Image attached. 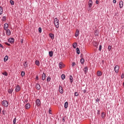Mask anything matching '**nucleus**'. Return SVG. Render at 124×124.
<instances>
[{"mask_svg": "<svg viewBox=\"0 0 124 124\" xmlns=\"http://www.w3.org/2000/svg\"><path fill=\"white\" fill-rule=\"evenodd\" d=\"M2 105L5 108L8 107V105H9L8 101L6 100H3L2 102Z\"/></svg>", "mask_w": 124, "mask_h": 124, "instance_id": "nucleus-2", "label": "nucleus"}, {"mask_svg": "<svg viewBox=\"0 0 124 124\" xmlns=\"http://www.w3.org/2000/svg\"><path fill=\"white\" fill-rule=\"evenodd\" d=\"M77 46V43H74L73 45V47L74 48H76Z\"/></svg>", "mask_w": 124, "mask_h": 124, "instance_id": "nucleus-28", "label": "nucleus"}, {"mask_svg": "<svg viewBox=\"0 0 124 124\" xmlns=\"http://www.w3.org/2000/svg\"><path fill=\"white\" fill-rule=\"evenodd\" d=\"M5 112V110H3V111H2L3 114H4Z\"/></svg>", "mask_w": 124, "mask_h": 124, "instance_id": "nucleus-51", "label": "nucleus"}, {"mask_svg": "<svg viewBox=\"0 0 124 124\" xmlns=\"http://www.w3.org/2000/svg\"><path fill=\"white\" fill-rule=\"evenodd\" d=\"M36 105L39 107L41 105V102L39 99H37L36 101Z\"/></svg>", "mask_w": 124, "mask_h": 124, "instance_id": "nucleus-8", "label": "nucleus"}, {"mask_svg": "<svg viewBox=\"0 0 124 124\" xmlns=\"http://www.w3.org/2000/svg\"><path fill=\"white\" fill-rule=\"evenodd\" d=\"M8 42L11 43V44L14 43V39L13 38H10L8 39Z\"/></svg>", "mask_w": 124, "mask_h": 124, "instance_id": "nucleus-7", "label": "nucleus"}, {"mask_svg": "<svg viewBox=\"0 0 124 124\" xmlns=\"http://www.w3.org/2000/svg\"><path fill=\"white\" fill-rule=\"evenodd\" d=\"M80 62L81 64H83L84 63V59L83 58H81L80 60Z\"/></svg>", "mask_w": 124, "mask_h": 124, "instance_id": "nucleus-32", "label": "nucleus"}, {"mask_svg": "<svg viewBox=\"0 0 124 124\" xmlns=\"http://www.w3.org/2000/svg\"><path fill=\"white\" fill-rule=\"evenodd\" d=\"M49 36L51 39V40H54V35L52 34V33H50L49 34Z\"/></svg>", "mask_w": 124, "mask_h": 124, "instance_id": "nucleus-13", "label": "nucleus"}, {"mask_svg": "<svg viewBox=\"0 0 124 124\" xmlns=\"http://www.w3.org/2000/svg\"><path fill=\"white\" fill-rule=\"evenodd\" d=\"M97 75L98 77H101V75H102V73H101V71H97Z\"/></svg>", "mask_w": 124, "mask_h": 124, "instance_id": "nucleus-20", "label": "nucleus"}, {"mask_svg": "<svg viewBox=\"0 0 124 124\" xmlns=\"http://www.w3.org/2000/svg\"><path fill=\"white\" fill-rule=\"evenodd\" d=\"M76 50H77V53L79 55L80 54V51H79V49L78 47L76 49Z\"/></svg>", "mask_w": 124, "mask_h": 124, "instance_id": "nucleus-30", "label": "nucleus"}, {"mask_svg": "<svg viewBox=\"0 0 124 124\" xmlns=\"http://www.w3.org/2000/svg\"><path fill=\"white\" fill-rule=\"evenodd\" d=\"M35 88L37 90H40L41 89V86L38 83H37L35 85Z\"/></svg>", "mask_w": 124, "mask_h": 124, "instance_id": "nucleus-10", "label": "nucleus"}, {"mask_svg": "<svg viewBox=\"0 0 124 124\" xmlns=\"http://www.w3.org/2000/svg\"><path fill=\"white\" fill-rule=\"evenodd\" d=\"M2 74L5 76H8V74L6 72H3Z\"/></svg>", "mask_w": 124, "mask_h": 124, "instance_id": "nucleus-31", "label": "nucleus"}, {"mask_svg": "<svg viewBox=\"0 0 124 124\" xmlns=\"http://www.w3.org/2000/svg\"><path fill=\"white\" fill-rule=\"evenodd\" d=\"M25 108L26 109H29L30 108V105L29 103H27L25 105Z\"/></svg>", "mask_w": 124, "mask_h": 124, "instance_id": "nucleus-14", "label": "nucleus"}, {"mask_svg": "<svg viewBox=\"0 0 124 124\" xmlns=\"http://www.w3.org/2000/svg\"><path fill=\"white\" fill-rule=\"evenodd\" d=\"M7 60H8V56H6L5 57V58H4V61L5 62H6V61H7Z\"/></svg>", "mask_w": 124, "mask_h": 124, "instance_id": "nucleus-25", "label": "nucleus"}, {"mask_svg": "<svg viewBox=\"0 0 124 124\" xmlns=\"http://www.w3.org/2000/svg\"><path fill=\"white\" fill-rule=\"evenodd\" d=\"M120 8H123L124 6V3L122 0H121L119 3Z\"/></svg>", "mask_w": 124, "mask_h": 124, "instance_id": "nucleus-11", "label": "nucleus"}, {"mask_svg": "<svg viewBox=\"0 0 124 124\" xmlns=\"http://www.w3.org/2000/svg\"><path fill=\"white\" fill-rule=\"evenodd\" d=\"M0 47H1L2 49L4 48V47H3V46H2V45H1V44H0Z\"/></svg>", "mask_w": 124, "mask_h": 124, "instance_id": "nucleus-45", "label": "nucleus"}, {"mask_svg": "<svg viewBox=\"0 0 124 124\" xmlns=\"http://www.w3.org/2000/svg\"><path fill=\"white\" fill-rule=\"evenodd\" d=\"M75 65H76L75 62H73V64H72V67H74V66H75Z\"/></svg>", "mask_w": 124, "mask_h": 124, "instance_id": "nucleus-46", "label": "nucleus"}, {"mask_svg": "<svg viewBox=\"0 0 124 124\" xmlns=\"http://www.w3.org/2000/svg\"><path fill=\"white\" fill-rule=\"evenodd\" d=\"M62 120H64L63 118L62 119Z\"/></svg>", "mask_w": 124, "mask_h": 124, "instance_id": "nucleus-57", "label": "nucleus"}, {"mask_svg": "<svg viewBox=\"0 0 124 124\" xmlns=\"http://www.w3.org/2000/svg\"><path fill=\"white\" fill-rule=\"evenodd\" d=\"M3 11V10L2 9V7H1V6H0V15H1V14H2Z\"/></svg>", "mask_w": 124, "mask_h": 124, "instance_id": "nucleus-24", "label": "nucleus"}, {"mask_svg": "<svg viewBox=\"0 0 124 124\" xmlns=\"http://www.w3.org/2000/svg\"><path fill=\"white\" fill-rule=\"evenodd\" d=\"M61 78L62 80H64L65 78V75L62 74L61 76Z\"/></svg>", "mask_w": 124, "mask_h": 124, "instance_id": "nucleus-34", "label": "nucleus"}, {"mask_svg": "<svg viewBox=\"0 0 124 124\" xmlns=\"http://www.w3.org/2000/svg\"><path fill=\"white\" fill-rule=\"evenodd\" d=\"M123 85H124V83H123Z\"/></svg>", "mask_w": 124, "mask_h": 124, "instance_id": "nucleus-56", "label": "nucleus"}, {"mask_svg": "<svg viewBox=\"0 0 124 124\" xmlns=\"http://www.w3.org/2000/svg\"><path fill=\"white\" fill-rule=\"evenodd\" d=\"M98 3H99V1L98 0H96V4H98Z\"/></svg>", "mask_w": 124, "mask_h": 124, "instance_id": "nucleus-48", "label": "nucleus"}, {"mask_svg": "<svg viewBox=\"0 0 124 124\" xmlns=\"http://www.w3.org/2000/svg\"><path fill=\"white\" fill-rule=\"evenodd\" d=\"M113 3H116V0H113Z\"/></svg>", "mask_w": 124, "mask_h": 124, "instance_id": "nucleus-49", "label": "nucleus"}, {"mask_svg": "<svg viewBox=\"0 0 124 124\" xmlns=\"http://www.w3.org/2000/svg\"><path fill=\"white\" fill-rule=\"evenodd\" d=\"M123 76H124V74H123L122 75V79L124 78Z\"/></svg>", "mask_w": 124, "mask_h": 124, "instance_id": "nucleus-53", "label": "nucleus"}, {"mask_svg": "<svg viewBox=\"0 0 124 124\" xmlns=\"http://www.w3.org/2000/svg\"><path fill=\"white\" fill-rule=\"evenodd\" d=\"M5 45H6L8 46H10V44L7 43V42H5Z\"/></svg>", "mask_w": 124, "mask_h": 124, "instance_id": "nucleus-41", "label": "nucleus"}, {"mask_svg": "<svg viewBox=\"0 0 124 124\" xmlns=\"http://www.w3.org/2000/svg\"><path fill=\"white\" fill-rule=\"evenodd\" d=\"M86 92H87L86 90H83V93H86Z\"/></svg>", "mask_w": 124, "mask_h": 124, "instance_id": "nucleus-50", "label": "nucleus"}, {"mask_svg": "<svg viewBox=\"0 0 124 124\" xmlns=\"http://www.w3.org/2000/svg\"><path fill=\"white\" fill-rule=\"evenodd\" d=\"M111 49V46H108V51H110Z\"/></svg>", "mask_w": 124, "mask_h": 124, "instance_id": "nucleus-37", "label": "nucleus"}, {"mask_svg": "<svg viewBox=\"0 0 124 124\" xmlns=\"http://www.w3.org/2000/svg\"><path fill=\"white\" fill-rule=\"evenodd\" d=\"M68 103L67 102H66L64 104V108H67V107H68Z\"/></svg>", "mask_w": 124, "mask_h": 124, "instance_id": "nucleus-26", "label": "nucleus"}, {"mask_svg": "<svg viewBox=\"0 0 124 124\" xmlns=\"http://www.w3.org/2000/svg\"><path fill=\"white\" fill-rule=\"evenodd\" d=\"M93 4V1L92 0H90L89 1V8H91Z\"/></svg>", "mask_w": 124, "mask_h": 124, "instance_id": "nucleus-12", "label": "nucleus"}, {"mask_svg": "<svg viewBox=\"0 0 124 124\" xmlns=\"http://www.w3.org/2000/svg\"><path fill=\"white\" fill-rule=\"evenodd\" d=\"M8 27H9L8 24L5 23L4 24V27H3L4 31H6L7 30H8Z\"/></svg>", "mask_w": 124, "mask_h": 124, "instance_id": "nucleus-6", "label": "nucleus"}, {"mask_svg": "<svg viewBox=\"0 0 124 124\" xmlns=\"http://www.w3.org/2000/svg\"><path fill=\"white\" fill-rule=\"evenodd\" d=\"M98 99H96V102H98Z\"/></svg>", "mask_w": 124, "mask_h": 124, "instance_id": "nucleus-55", "label": "nucleus"}, {"mask_svg": "<svg viewBox=\"0 0 124 124\" xmlns=\"http://www.w3.org/2000/svg\"><path fill=\"white\" fill-rule=\"evenodd\" d=\"M38 31H39V32L40 33H41V32H42V29H41V28H39Z\"/></svg>", "mask_w": 124, "mask_h": 124, "instance_id": "nucleus-38", "label": "nucleus"}, {"mask_svg": "<svg viewBox=\"0 0 124 124\" xmlns=\"http://www.w3.org/2000/svg\"><path fill=\"white\" fill-rule=\"evenodd\" d=\"M21 76L22 77H24V76H25V72H24V71L22 72V73H21Z\"/></svg>", "mask_w": 124, "mask_h": 124, "instance_id": "nucleus-35", "label": "nucleus"}, {"mask_svg": "<svg viewBox=\"0 0 124 124\" xmlns=\"http://www.w3.org/2000/svg\"><path fill=\"white\" fill-rule=\"evenodd\" d=\"M63 67V65L62 62H60L59 63V68L60 69H62V68Z\"/></svg>", "mask_w": 124, "mask_h": 124, "instance_id": "nucleus-19", "label": "nucleus"}, {"mask_svg": "<svg viewBox=\"0 0 124 124\" xmlns=\"http://www.w3.org/2000/svg\"><path fill=\"white\" fill-rule=\"evenodd\" d=\"M5 20H6V17L3 16V17H2V21H5Z\"/></svg>", "mask_w": 124, "mask_h": 124, "instance_id": "nucleus-40", "label": "nucleus"}, {"mask_svg": "<svg viewBox=\"0 0 124 124\" xmlns=\"http://www.w3.org/2000/svg\"><path fill=\"white\" fill-rule=\"evenodd\" d=\"M46 78V74L43 73V74L42 75V79L43 80H44Z\"/></svg>", "mask_w": 124, "mask_h": 124, "instance_id": "nucleus-18", "label": "nucleus"}, {"mask_svg": "<svg viewBox=\"0 0 124 124\" xmlns=\"http://www.w3.org/2000/svg\"><path fill=\"white\" fill-rule=\"evenodd\" d=\"M1 113V109L0 108V113Z\"/></svg>", "mask_w": 124, "mask_h": 124, "instance_id": "nucleus-54", "label": "nucleus"}, {"mask_svg": "<svg viewBox=\"0 0 124 124\" xmlns=\"http://www.w3.org/2000/svg\"><path fill=\"white\" fill-rule=\"evenodd\" d=\"M120 67L119 65H116L114 67V71L116 74H118Z\"/></svg>", "mask_w": 124, "mask_h": 124, "instance_id": "nucleus-4", "label": "nucleus"}, {"mask_svg": "<svg viewBox=\"0 0 124 124\" xmlns=\"http://www.w3.org/2000/svg\"><path fill=\"white\" fill-rule=\"evenodd\" d=\"M101 117L103 119H104L105 118V114L104 112L101 113Z\"/></svg>", "mask_w": 124, "mask_h": 124, "instance_id": "nucleus-21", "label": "nucleus"}, {"mask_svg": "<svg viewBox=\"0 0 124 124\" xmlns=\"http://www.w3.org/2000/svg\"><path fill=\"white\" fill-rule=\"evenodd\" d=\"M23 65L25 69L28 68V63L27 62H25V63L23 64Z\"/></svg>", "mask_w": 124, "mask_h": 124, "instance_id": "nucleus-16", "label": "nucleus"}, {"mask_svg": "<svg viewBox=\"0 0 124 124\" xmlns=\"http://www.w3.org/2000/svg\"><path fill=\"white\" fill-rule=\"evenodd\" d=\"M53 54V53L52 51H50L49 52V55L50 57H52Z\"/></svg>", "mask_w": 124, "mask_h": 124, "instance_id": "nucleus-23", "label": "nucleus"}, {"mask_svg": "<svg viewBox=\"0 0 124 124\" xmlns=\"http://www.w3.org/2000/svg\"><path fill=\"white\" fill-rule=\"evenodd\" d=\"M6 32V34L7 36H10L11 35V31H10V30L7 29V30H5Z\"/></svg>", "mask_w": 124, "mask_h": 124, "instance_id": "nucleus-5", "label": "nucleus"}, {"mask_svg": "<svg viewBox=\"0 0 124 124\" xmlns=\"http://www.w3.org/2000/svg\"><path fill=\"white\" fill-rule=\"evenodd\" d=\"M12 93H13V89L11 88L8 90V93L9 94H12Z\"/></svg>", "mask_w": 124, "mask_h": 124, "instance_id": "nucleus-22", "label": "nucleus"}, {"mask_svg": "<svg viewBox=\"0 0 124 124\" xmlns=\"http://www.w3.org/2000/svg\"><path fill=\"white\" fill-rule=\"evenodd\" d=\"M54 23L56 28H57V29H58V28L59 27V21L57 18H54Z\"/></svg>", "mask_w": 124, "mask_h": 124, "instance_id": "nucleus-1", "label": "nucleus"}, {"mask_svg": "<svg viewBox=\"0 0 124 124\" xmlns=\"http://www.w3.org/2000/svg\"><path fill=\"white\" fill-rule=\"evenodd\" d=\"M23 43H24V40L23 39H21V44H23Z\"/></svg>", "mask_w": 124, "mask_h": 124, "instance_id": "nucleus-47", "label": "nucleus"}, {"mask_svg": "<svg viewBox=\"0 0 124 124\" xmlns=\"http://www.w3.org/2000/svg\"><path fill=\"white\" fill-rule=\"evenodd\" d=\"M69 79L70 80L71 83H72L73 82V77H72L71 75H70Z\"/></svg>", "mask_w": 124, "mask_h": 124, "instance_id": "nucleus-29", "label": "nucleus"}, {"mask_svg": "<svg viewBox=\"0 0 124 124\" xmlns=\"http://www.w3.org/2000/svg\"><path fill=\"white\" fill-rule=\"evenodd\" d=\"M35 64H36V65L37 66H39V65H40L39 62L38 61H37V60H36V61H35Z\"/></svg>", "mask_w": 124, "mask_h": 124, "instance_id": "nucleus-27", "label": "nucleus"}, {"mask_svg": "<svg viewBox=\"0 0 124 124\" xmlns=\"http://www.w3.org/2000/svg\"><path fill=\"white\" fill-rule=\"evenodd\" d=\"M51 112H52L51 110H50V109H49V110H48V113H49V114H52Z\"/></svg>", "mask_w": 124, "mask_h": 124, "instance_id": "nucleus-44", "label": "nucleus"}, {"mask_svg": "<svg viewBox=\"0 0 124 124\" xmlns=\"http://www.w3.org/2000/svg\"><path fill=\"white\" fill-rule=\"evenodd\" d=\"M101 49H102V46L100 45L99 47V50L101 51Z\"/></svg>", "mask_w": 124, "mask_h": 124, "instance_id": "nucleus-43", "label": "nucleus"}, {"mask_svg": "<svg viewBox=\"0 0 124 124\" xmlns=\"http://www.w3.org/2000/svg\"><path fill=\"white\" fill-rule=\"evenodd\" d=\"M79 31L78 30H76V32L75 33V37H77L79 36Z\"/></svg>", "mask_w": 124, "mask_h": 124, "instance_id": "nucleus-15", "label": "nucleus"}, {"mask_svg": "<svg viewBox=\"0 0 124 124\" xmlns=\"http://www.w3.org/2000/svg\"><path fill=\"white\" fill-rule=\"evenodd\" d=\"M59 90L60 93L61 94H62L63 93V88L61 86H60Z\"/></svg>", "mask_w": 124, "mask_h": 124, "instance_id": "nucleus-9", "label": "nucleus"}, {"mask_svg": "<svg viewBox=\"0 0 124 124\" xmlns=\"http://www.w3.org/2000/svg\"><path fill=\"white\" fill-rule=\"evenodd\" d=\"M16 92L18 93L21 91V87L19 85H17L15 89Z\"/></svg>", "mask_w": 124, "mask_h": 124, "instance_id": "nucleus-3", "label": "nucleus"}, {"mask_svg": "<svg viewBox=\"0 0 124 124\" xmlns=\"http://www.w3.org/2000/svg\"><path fill=\"white\" fill-rule=\"evenodd\" d=\"M16 118H15L13 121V124H16Z\"/></svg>", "mask_w": 124, "mask_h": 124, "instance_id": "nucleus-36", "label": "nucleus"}, {"mask_svg": "<svg viewBox=\"0 0 124 124\" xmlns=\"http://www.w3.org/2000/svg\"><path fill=\"white\" fill-rule=\"evenodd\" d=\"M10 3H11V4L12 5H14L15 2H14V1H13V0H11L10 1Z\"/></svg>", "mask_w": 124, "mask_h": 124, "instance_id": "nucleus-33", "label": "nucleus"}, {"mask_svg": "<svg viewBox=\"0 0 124 124\" xmlns=\"http://www.w3.org/2000/svg\"><path fill=\"white\" fill-rule=\"evenodd\" d=\"M36 79L37 80H38V77L37 76H36Z\"/></svg>", "mask_w": 124, "mask_h": 124, "instance_id": "nucleus-52", "label": "nucleus"}, {"mask_svg": "<svg viewBox=\"0 0 124 124\" xmlns=\"http://www.w3.org/2000/svg\"><path fill=\"white\" fill-rule=\"evenodd\" d=\"M50 79H51V78L49 77H47V82H50Z\"/></svg>", "mask_w": 124, "mask_h": 124, "instance_id": "nucleus-39", "label": "nucleus"}, {"mask_svg": "<svg viewBox=\"0 0 124 124\" xmlns=\"http://www.w3.org/2000/svg\"><path fill=\"white\" fill-rule=\"evenodd\" d=\"M75 96H77V97L78 96V93L77 92H76L75 93Z\"/></svg>", "mask_w": 124, "mask_h": 124, "instance_id": "nucleus-42", "label": "nucleus"}, {"mask_svg": "<svg viewBox=\"0 0 124 124\" xmlns=\"http://www.w3.org/2000/svg\"><path fill=\"white\" fill-rule=\"evenodd\" d=\"M83 71H84L85 72V74H86V73H87L88 72V68L87 67L85 66L83 69Z\"/></svg>", "mask_w": 124, "mask_h": 124, "instance_id": "nucleus-17", "label": "nucleus"}]
</instances>
